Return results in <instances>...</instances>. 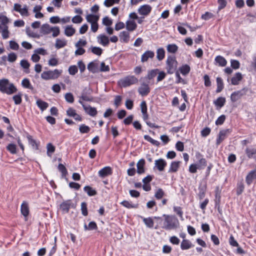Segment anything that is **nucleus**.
<instances>
[{
  "mask_svg": "<svg viewBox=\"0 0 256 256\" xmlns=\"http://www.w3.org/2000/svg\"><path fill=\"white\" fill-rule=\"evenodd\" d=\"M20 65L23 68L26 70V72H30L29 68L30 66V64L27 60H22L20 62Z\"/></svg>",
  "mask_w": 256,
  "mask_h": 256,
  "instance_id": "obj_48",
  "label": "nucleus"
},
{
  "mask_svg": "<svg viewBox=\"0 0 256 256\" xmlns=\"http://www.w3.org/2000/svg\"><path fill=\"white\" fill-rule=\"evenodd\" d=\"M76 32V30L72 25L67 26L65 28L64 34L67 36H72Z\"/></svg>",
  "mask_w": 256,
  "mask_h": 256,
  "instance_id": "obj_34",
  "label": "nucleus"
},
{
  "mask_svg": "<svg viewBox=\"0 0 256 256\" xmlns=\"http://www.w3.org/2000/svg\"><path fill=\"white\" fill-rule=\"evenodd\" d=\"M119 37L122 42L128 43L130 38V32L128 30L121 32L120 33Z\"/></svg>",
  "mask_w": 256,
  "mask_h": 256,
  "instance_id": "obj_18",
  "label": "nucleus"
},
{
  "mask_svg": "<svg viewBox=\"0 0 256 256\" xmlns=\"http://www.w3.org/2000/svg\"><path fill=\"white\" fill-rule=\"evenodd\" d=\"M90 49L92 52L98 56H100L102 52V50L100 47L91 46Z\"/></svg>",
  "mask_w": 256,
  "mask_h": 256,
  "instance_id": "obj_53",
  "label": "nucleus"
},
{
  "mask_svg": "<svg viewBox=\"0 0 256 256\" xmlns=\"http://www.w3.org/2000/svg\"><path fill=\"white\" fill-rule=\"evenodd\" d=\"M193 246L192 243L187 239H184L180 244V248L183 250H188Z\"/></svg>",
  "mask_w": 256,
  "mask_h": 256,
  "instance_id": "obj_25",
  "label": "nucleus"
},
{
  "mask_svg": "<svg viewBox=\"0 0 256 256\" xmlns=\"http://www.w3.org/2000/svg\"><path fill=\"white\" fill-rule=\"evenodd\" d=\"M20 212L24 216L25 221L28 220V216L30 214L28 204L26 201H24L20 206Z\"/></svg>",
  "mask_w": 256,
  "mask_h": 256,
  "instance_id": "obj_10",
  "label": "nucleus"
},
{
  "mask_svg": "<svg viewBox=\"0 0 256 256\" xmlns=\"http://www.w3.org/2000/svg\"><path fill=\"white\" fill-rule=\"evenodd\" d=\"M164 220L162 228L166 230H173L177 228L179 225L178 219L174 216L164 214Z\"/></svg>",
  "mask_w": 256,
  "mask_h": 256,
  "instance_id": "obj_2",
  "label": "nucleus"
},
{
  "mask_svg": "<svg viewBox=\"0 0 256 256\" xmlns=\"http://www.w3.org/2000/svg\"><path fill=\"white\" fill-rule=\"evenodd\" d=\"M155 55V53L152 50H146V51L141 56V62H146L148 59H152Z\"/></svg>",
  "mask_w": 256,
  "mask_h": 256,
  "instance_id": "obj_15",
  "label": "nucleus"
},
{
  "mask_svg": "<svg viewBox=\"0 0 256 256\" xmlns=\"http://www.w3.org/2000/svg\"><path fill=\"white\" fill-rule=\"evenodd\" d=\"M82 214L84 216H87L88 212L87 209V204L86 202H82L80 206Z\"/></svg>",
  "mask_w": 256,
  "mask_h": 256,
  "instance_id": "obj_55",
  "label": "nucleus"
},
{
  "mask_svg": "<svg viewBox=\"0 0 256 256\" xmlns=\"http://www.w3.org/2000/svg\"><path fill=\"white\" fill-rule=\"evenodd\" d=\"M51 32L52 27H50L48 24H44L40 28V32L44 34H48Z\"/></svg>",
  "mask_w": 256,
  "mask_h": 256,
  "instance_id": "obj_36",
  "label": "nucleus"
},
{
  "mask_svg": "<svg viewBox=\"0 0 256 256\" xmlns=\"http://www.w3.org/2000/svg\"><path fill=\"white\" fill-rule=\"evenodd\" d=\"M181 162L180 161H173L171 162L168 172L170 173L176 172L180 166Z\"/></svg>",
  "mask_w": 256,
  "mask_h": 256,
  "instance_id": "obj_23",
  "label": "nucleus"
},
{
  "mask_svg": "<svg viewBox=\"0 0 256 256\" xmlns=\"http://www.w3.org/2000/svg\"><path fill=\"white\" fill-rule=\"evenodd\" d=\"M58 64V60L54 58H51L48 62V64L50 66H55Z\"/></svg>",
  "mask_w": 256,
  "mask_h": 256,
  "instance_id": "obj_62",
  "label": "nucleus"
},
{
  "mask_svg": "<svg viewBox=\"0 0 256 256\" xmlns=\"http://www.w3.org/2000/svg\"><path fill=\"white\" fill-rule=\"evenodd\" d=\"M214 15L212 13L206 12L202 14L201 18L205 20H208L213 17Z\"/></svg>",
  "mask_w": 256,
  "mask_h": 256,
  "instance_id": "obj_64",
  "label": "nucleus"
},
{
  "mask_svg": "<svg viewBox=\"0 0 256 256\" xmlns=\"http://www.w3.org/2000/svg\"><path fill=\"white\" fill-rule=\"evenodd\" d=\"M26 138L28 140V144L32 146V148L35 150H38L39 143L37 142L35 140L33 139L32 136L28 133L26 134Z\"/></svg>",
  "mask_w": 256,
  "mask_h": 256,
  "instance_id": "obj_22",
  "label": "nucleus"
},
{
  "mask_svg": "<svg viewBox=\"0 0 256 256\" xmlns=\"http://www.w3.org/2000/svg\"><path fill=\"white\" fill-rule=\"evenodd\" d=\"M156 58L160 60H162L165 56V51L164 48H158L156 50Z\"/></svg>",
  "mask_w": 256,
  "mask_h": 256,
  "instance_id": "obj_38",
  "label": "nucleus"
},
{
  "mask_svg": "<svg viewBox=\"0 0 256 256\" xmlns=\"http://www.w3.org/2000/svg\"><path fill=\"white\" fill-rule=\"evenodd\" d=\"M164 190L162 188H160L156 192L154 197L158 200H160L164 196Z\"/></svg>",
  "mask_w": 256,
  "mask_h": 256,
  "instance_id": "obj_57",
  "label": "nucleus"
},
{
  "mask_svg": "<svg viewBox=\"0 0 256 256\" xmlns=\"http://www.w3.org/2000/svg\"><path fill=\"white\" fill-rule=\"evenodd\" d=\"M8 19L6 16L2 18L1 23L0 24V32H1L5 27H8Z\"/></svg>",
  "mask_w": 256,
  "mask_h": 256,
  "instance_id": "obj_51",
  "label": "nucleus"
},
{
  "mask_svg": "<svg viewBox=\"0 0 256 256\" xmlns=\"http://www.w3.org/2000/svg\"><path fill=\"white\" fill-rule=\"evenodd\" d=\"M58 170L62 173V177H66L68 174V170L65 166L62 164H60L58 166Z\"/></svg>",
  "mask_w": 256,
  "mask_h": 256,
  "instance_id": "obj_50",
  "label": "nucleus"
},
{
  "mask_svg": "<svg viewBox=\"0 0 256 256\" xmlns=\"http://www.w3.org/2000/svg\"><path fill=\"white\" fill-rule=\"evenodd\" d=\"M152 10V7L148 4H144L141 6L138 10L140 14L147 16Z\"/></svg>",
  "mask_w": 256,
  "mask_h": 256,
  "instance_id": "obj_13",
  "label": "nucleus"
},
{
  "mask_svg": "<svg viewBox=\"0 0 256 256\" xmlns=\"http://www.w3.org/2000/svg\"><path fill=\"white\" fill-rule=\"evenodd\" d=\"M67 44L66 40L64 39H56L55 46L56 48L59 49L65 46Z\"/></svg>",
  "mask_w": 256,
  "mask_h": 256,
  "instance_id": "obj_41",
  "label": "nucleus"
},
{
  "mask_svg": "<svg viewBox=\"0 0 256 256\" xmlns=\"http://www.w3.org/2000/svg\"><path fill=\"white\" fill-rule=\"evenodd\" d=\"M88 70L94 74L98 72V63L92 62L88 65Z\"/></svg>",
  "mask_w": 256,
  "mask_h": 256,
  "instance_id": "obj_30",
  "label": "nucleus"
},
{
  "mask_svg": "<svg viewBox=\"0 0 256 256\" xmlns=\"http://www.w3.org/2000/svg\"><path fill=\"white\" fill-rule=\"evenodd\" d=\"M36 104L41 111L45 110L48 107V104L41 99H38Z\"/></svg>",
  "mask_w": 256,
  "mask_h": 256,
  "instance_id": "obj_28",
  "label": "nucleus"
},
{
  "mask_svg": "<svg viewBox=\"0 0 256 256\" xmlns=\"http://www.w3.org/2000/svg\"><path fill=\"white\" fill-rule=\"evenodd\" d=\"M86 21L91 24L96 22L99 20V16L97 15L89 14L86 17Z\"/></svg>",
  "mask_w": 256,
  "mask_h": 256,
  "instance_id": "obj_33",
  "label": "nucleus"
},
{
  "mask_svg": "<svg viewBox=\"0 0 256 256\" xmlns=\"http://www.w3.org/2000/svg\"><path fill=\"white\" fill-rule=\"evenodd\" d=\"M12 99L14 100L15 104L18 105L20 104L22 101V94L20 93H18V94L14 96Z\"/></svg>",
  "mask_w": 256,
  "mask_h": 256,
  "instance_id": "obj_56",
  "label": "nucleus"
},
{
  "mask_svg": "<svg viewBox=\"0 0 256 256\" xmlns=\"http://www.w3.org/2000/svg\"><path fill=\"white\" fill-rule=\"evenodd\" d=\"M214 64L220 66H225L227 64V61L226 58L221 56H218L214 58Z\"/></svg>",
  "mask_w": 256,
  "mask_h": 256,
  "instance_id": "obj_20",
  "label": "nucleus"
},
{
  "mask_svg": "<svg viewBox=\"0 0 256 256\" xmlns=\"http://www.w3.org/2000/svg\"><path fill=\"white\" fill-rule=\"evenodd\" d=\"M20 4L16 3L14 4V10L16 12H18L22 16H28L29 13L28 8L26 5H24L22 8Z\"/></svg>",
  "mask_w": 256,
  "mask_h": 256,
  "instance_id": "obj_9",
  "label": "nucleus"
},
{
  "mask_svg": "<svg viewBox=\"0 0 256 256\" xmlns=\"http://www.w3.org/2000/svg\"><path fill=\"white\" fill-rule=\"evenodd\" d=\"M179 70L182 75L186 76L190 72V68L188 64H185L179 68Z\"/></svg>",
  "mask_w": 256,
  "mask_h": 256,
  "instance_id": "obj_39",
  "label": "nucleus"
},
{
  "mask_svg": "<svg viewBox=\"0 0 256 256\" xmlns=\"http://www.w3.org/2000/svg\"><path fill=\"white\" fill-rule=\"evenodd\" d=\"M145 160L144 159H140L136 164L137 172L138 174H142L144 172V166Z\"/></svg>",
  "mask_w": 256,
  "mask_h": 256,
  "instance_id": "obj_29",
  "label": "nucleus"
},
{
  "mask_svg": "<svg viewBox=\"0 0 256 256\" xmlns=\"http://www.w3.org/2000/svg\"><path fill=\"white\" fill-rule=\"evenodd\" d=\"M98 42L104 46H108L109 44L108 36L104 34H100L97 37Z\"/></svg>",
  "mask_w": 256,
  "mask_h": 256,
  "instance_id": "obj_19",
  "label": "nucleus"
},
{
  "mask_svg": "<svg viewBox=\"0 0 256 256\" xmlns=\"http://www.w3.org/2000/svg\"><path fill=\"white\" fill-rule=\"evenodd\" d=\"M120 204H122L124 207L128 208H136L138 207V204H133L131 202H130L128 200H123L120 203Z\"/></svg>",
  "mask_w": 256,
  "mask_h": 256,
  "instance_id": "obj_37",
  "label": "nucleus"
},
{
  "mask_svg": "<svg viewBox=\"0 0 256 256\" xmlns=\"http://www.w3.org/2000/svg\"><path fill=\"white\" fill-rule=\"evenodd\" d=\"M90 128L84 124H82L80 126L79 131L81 134H87L90 132Z\"/></svg>",
  "mask_w": 256,
  "mask_h": 256,
  "instance_id": "obj_52",
  "label": "nucleus"
},
{
  "mask_svg": "<svg viewBox=\"0 0 256 256\" xmlns=\"http://www.w3.org/2000/svg\"><path fill=\"white\" fill-rule=\"evenodd\" d=\"M83 108L86 112L92 116H95L98 114L96 108L92 107L90 106H86L85 105H83Z\"/></svg>",
  "mask_w": 256,
  "mask_h": 256,
  "instance_id": "obj_21",
  "label": "nucleus"
},
{
  "mask_svg": "<svg viewBox=\"0 0 256 256\" xmlns=\"http://www.w3.org/2000/svg\"><path fill=\"white\" fill-rule=\"evenodd\" d=\"M71 200H67L63 202L60 206V209L64 214L68 213L72 206Z\"/></svg>",
  "mask_w": 256,
  "mask_h": 256,
  "instance_id": "obj_16",
  "label": "nucleus"
},
{
  "mask_svg": "<svg viewBox=\"0 0 256 256\" xmlns=\"http://www.w3.org/2000/svg\"><path fill=\"white\" fill-rule=\"evenodd\" d=\"M196 158L197 160V163L195 164L198 166V170H202L206 166V160L204 158V156L198 152H196Z\"/></svg>",
  "mask_w": 256,
  "mask_h": 256,
  "instance_id": "obj_8",
  "label": "nucleus"
},
{
  "mask_svg": "<svg viewBox=\"0 0 256 256\" xmlns=\"http://www.w3.org/2000/svg\"><path fill=\"white\" fill-rule=\"evenodd\" d=\"M217 88L216 90V92L219 93L221 92L224 88V82L222 78L220 77H218L216 79Z\"/></svg>",
  "mask_w": 256,
  "mask_h": 256,
  "instance_id": "obj_35",
  "label": "nucleus"
},
{
  "mask_svg": "<svg viewBox=\"0 0 256 256\" xmlns=\"http://www.w3.org/2000/svg\"><path fill=\"white\" fill-rule=\"evenodd\" d=\"M62 70L55 69L43 72L41 74V78L44 80H56L60 77L62 74Z\"/></svg>",
  "mask_w": 256,
  "mask_h": 256,
  "instance_id": "obj_3",
  "label": "nucleus"
},
{
  "mask_svg": "<svg viewBox=\"0 0 256 256\" xmlns=\"http://www.w3.org/2000/svg\"><path fill=\"white\" fill-rule=\"evenodd\" d=\"M178 62L174 56H168L166 60V70L168 74H174L177 68Z\"/></svg>",
  "mask_w": 256,
  "mask_h": 256,
  "instance_id": "obj_4",
  "label": "nucleus"
},
{
  "mask_svg": "<svg viewBox=\"0 0 256 256\" xmlns=\"http://www.w3.org/2000/svg\"><path fill=\"white\" fill-rule=\"evenodd\" d=\"M230 129L223 130L219 132L218 136L216 138V144L219 145L228 136V134L230 132Z\"/></svg>",
  "mask_w": 256,
  "mask_h": 256,
  "instance_id": "obj_11",
  "label": "nucleus"
},
{
  "mask_svg": "<svg viewBox=\"0 0 256 256\" xmlns=\"http://www.w3.org/2000/svg\"><path fill=\"white\" fill-rule=\"evenodd\" d=\"M68 72L71 75H75L78 71V67L75 65L70 66L68 70Z\"/></svg>",
  "mask_w": 256,
  "mask_h": 256,
  "instance_id": "obj_59",
  "label": "nucleus"
},
{
  "mask_svg": "<svg viewBox=\"0 0 256 256\" xmlns=\"http://www.w3.org/2000/svg\"><path fill=\"white\" fill-rule=\"evenodd\" d=\"M126 28L128 31L133 32L137 28V24L133 20H128L126 22Z\"/></svg>",
  "mask_w": 256,
  "mask_h": 256,
  "instance_id": "obj_17",
  "label": "nucleus"
},
{
  "mask_svg": "<svg viewBox=\"0 0 256 256\" xmlns=\"http://www.w3.org/2000/svg\"><path fill=\"white\" fill-rule=\"evenodd\" d=\"M143 222L146 226L149 228H152L154 225V222L152 218L149 217L148 218H143Z\"/></svg>",
  "mask_w": 256,
  "mask_h": 256,
  "instance_id": "obj_45",
  "label": "nucleus"
},
{
  "mask_svg": "<svg viewBox=\"0 0 256 256\" xmlns=\"http://www.w3.org/2000/svg\"><path fill=\"white\" fill-rule=\"evenodd\" d=\"M64 98L68 103H73L74 102V97L71 92H67L64 95Z\"/></svg>",
  "mask_w": 256,
  "mask_h": 256,
  "instance_id": "obj_54",
  "label": "nucleus"
},
{
  "mask_svg": "<svg viewBox=\"0 0 256 256\" xmlns=\"http://www.w3.org/2000/svg\"><path fill=\"white\" fill-rule=\"evenodd\" d=\"M46 149L47 152L46 154L47 155L51 157L52 156V154L54 152L56 148L52 143H48L46 145Z\"/></svg>",
  "mask_w": 256,
  "mask_h": 256,
  "instance_id": "obj_42",
  "label": "nucleus"
},
{
  "mask_svg": "<svg viewBox=\"0 0 256 256\" xmlns=\"http://www.w3.org/2000/svg\"><path fill=\"white\" fill-rule=\"evenodd\" d=\"M206 184L204 186H199L198 190L199 192L198 194V196L200 200L203 199L205 196L206 190Z\"/></svg>",
  "mask_w": 256,
  "mask_h": 256,
  "instance_id": "obj_47",
  "label": "nucleus"
},
{
  "mask_svg": "<svg viewBox=\"0 0 256 256\" xmlns=\"http://www.w3.org/2000/svg\"><path fill=\"white\" fill-rule=\"evenodd\" d=\"M242 78V74L240 72H238L231 78V84L232 85H238Z\"/></svg>",
  "mask_w": 256,
  "mask_h": 256,
  "instance_id": "obj_27",
  "label": "nucleus"
},
{
  "mask_svg": "<svg viewBox=\"0 0 256 256\" xmlns=\"http://www.w3.org/2000/svg\"><path fill=\"white\" fill-rule=\"evenodd\" d=\"M6 148L7 150L12 154H16L17 152L16 146L14 144H9Z\"/></svg>",
  "mask_w": 256,
  "mask_h": 256,
  "instance_id": "obj_43",
  "label": "nucleus"
},
{
  "mask_svg": "<svg viewBox=\"0 0 256 256\" xmlns=\"http://www.w3.org/2000/svg\"><path fill=\"white\" fill-rule=\"evenodd\" d=\"M230 66L234 70L239 68L240 66V63L237 60H230Z\"/></svg>",
  "mask_w": 256,
  "mask_h": 256,
  "instance_id": "obj_61",
  "label": "nucleus"
},
{
  "mask_svg": "<svg viewBox=\"0 0 256 256\" xmlns=\"http://www.w3.org/2000/svg\"><path fill=\"white\" fill-rule=\"evenodd\" d=\"M84 190L89 196H92L97 194L96 190L89 186H85L84 188Z\"/></svg>",
  "mask_w": 256,
  "mask_h": 256,
  "instance_id": "obj_32",
  "label": "nucleus"
},
{
  "mask_svg": "<svg viewBox=\"0 0 256 256\" xmlns=\"http://www.w3.org/2000/svg\"><path fill=\"white\" fill-rule=\"evenodd\" d=\"M17 90L14 85L10 83L8 79L2 78L0 80V91L2 92L10 95L16 92Z\"/></svg>",
  "mask_w": 256,
  "mask_h": 256,
  "instance_id": "obj_1",
  "label": "nucleus"
},
{
  "mask_svg": "<svg viewBox=\"0 0 256 256\" xmlns=\"http://www.w3.org/2000/svg\"><path fill=\"white\" fill-rule=\"evenodd\" d=\"M226 98L224 97H218L214 101V104L216 106L220 108L225 104Z\"/></svg>",
  "mask_w": 256,
  "mask_h": 256,
  "instance_id": "obj_31",
  "label": "nucleus"
},
{
  "mask_svg": "<svg viewBox=\"0 0 256 256\" xmlns=\"http://www.w3.org/2000/svg\"><path fill=\"white\" fill-rule=\"evenodd\" d=\"M138 82V79L134 76H128L121 80L118 83L120 86L126 88Z\"/></svg>",
  "mask_w": 256,
  "mask_h": 256,
  "instance_id": "obj_5",
  "label": "nucleus"
},
{
  "mask_svg": "<svg viewBox=\"0 0 256 256\" xmlns=\"http://www.w3.org/2000/svg\"><path fill=\"white\" fill-rule=\"evenodd\" d=\"M83 20L82 18L79 15L75 16L72 19V21L74 24H80Z\"/></svg>",
  "mask_w": 256,
  "mask_h": 256,
  "instance_id": "obj_63",
  "label": "nucleus"
},
{
  "mask_svg": "<svg viewBox=\"0 0 256 256\" xmlns=\"http://www.w3.org/2000/svg\"><path fill=\"white\" fill-rule=\"evenodd\" d=\"M159 70L158 68L153 69L148 71L146 76L144 79L146 80H151L158 74Z\"/></svg>",
  "mask_w": 256,
  "mask_h": 256,
  "instance_id": "obj_24",
  "label": "nucleus"
},
{
  "mask_svg": "<svg viewBox=\"0 0 256 256\" xmlns=\"http://www.w3.org/2000/svg\"><path fill=\"white\" fill-rule=\"evenodd\" d=\"M244 185L242 184V182H239L237 184V188H236V194L237 195H240L242 194L244 190Z\"/></svg>",
  "mask_w": 256,
  "mask_h": 256,
  "instance_id": "obj_58",
  "label": "nucleus"
},
{
  "mask_svg": "<svg viewBox=\"0 0 256 256\" xmlns=\"http://www.w3.org/2000/svg\"><path fill=\"white\" fill-rule=\"evenodd\" d=\"M112 173V170L110 166H105L98 172V176L102 178L110 176Z\"/></svg>",
  "mask_w": 256,
  "mask_h": 256,
  "instance_id": "obj_12",
  "label": "nucleus"
},
{
  "mask_svg": "<svg viewBox=\"0 0 256 256\" xmlns=\"http://www.w3.org/2000/svg\"><path fill=\"white\" fill-rule=\"evenodd\" d=\"M10 48V49L14 50H17L19 48L18 44L14 40H10L9 42Z\"/></svg>",
  "mask_w": 256,
  "mask_h": 256,
  "instance_id": "obj_60",
  "label": "nucleus"
},
{
  "mask_svg": "<svg viewBox=\"0 0 256 256\" xmlns=\"http://www.w3.org/2000/svg\"><path fill=\"white\" fill-rule=\"evenodd\" d=\"M166 50L170 53L175 54L178 50V46L176 44H169L166 46Z\"/></svg>",
  "mask_w": 256,
  "mask_h": 256,
  "instance_id": "obj_44",
  "label": "nucleus"
},
{
  "mask_svg": "<svg viewBox=\"0 0 256 256\" xmlns=\"http://www.w3.org/2000/svg\"><path fill=\"white\" fill-rule=\"evenodd\" d=\"M145 140H147L148 142H150L152 144L158 146L160 144V143L158 141L155 140L153 138H152L150 136L148 135H144V136Z\"/></svg>",
  "mask_w": 256,
  "mask_h": 256,
  "instance_id": "obj_46",
  "label": "nucleus"
},
{
  "mask_svg": "<svg viewBox=\"0 0 256 256\" xmlns=\"http://www.w3.org/2000/svg\"><path fill=\"white\" fill-rule=\"evenodd\" d=\"M247 90L245 88L240 90L233 92L230 95V100L234 102L240 100L246 94Z\"/></svg>",
  "mask_w": 256,
  "mask_h": 256,
  "instance_id": "obj_7",
  "label": "nucleus"
},
{
  "mask_svg": "<svg viewBox=\"0 0 256 256\" xmlns=\"http://www.w3.org/2000/svg\"><path fill=\"white\" fill-rule=\"evenodd\" d=\"M256 178V170H254L250 171L247 175L246 181L248 184H250L252 180Z\"/></svg>",
  "mask_w": 256,
  "mask_h": 256,
  "instance_id": "obj_26",
  "label": "nucleus"
},
{
  "mask_svg": "<svg viewBox=\"0 0 256 256\" xmlns=\"http://www.w3.org/2000/svg\"><path fill=\"white\" fill-rule=\"evenodd\" d=\"M166 164V161L162 158L156 160L154 162V167L156 168L160 172L163 171Z\"/></svg>",
  "mask_w": 256,
  "mask_h": 256,
  "instance_id": "obj_14",
  "label": "nucleus"
},
{
  "mask_svg": "<svg viewBox=\"0 0 256 256\" xmlns=\"http://www.w3.org/2000/svg\"><path fill=\"white\" fill-rule=\"evenodd\" d=\"M246 153L249 158H254L256 154V150L253 148H246Z\"/></svg>",
  "mask_w": 256,
  "mask_h": 256,
  "instance_id": "obj_49",
  "label": "nucleus"
},
{
  "mask_svg": "<svg viewBox=\"0 0 256 256\" xmlns=\"http://www.w3.org/2000/svg\"><path fill=\"white\" fill-rule=\"evenodd\" d=\"M22 86L24 88H28L31 90H34V87L30 84V80L27 78H25L22 80Z\"/></svg>",
  "mask_w": 256,
  "mask_h": 256,
  "instance_id": "obj_40",
  "label": "nucleus"
},
{
  "mask_svg": "<svg viewBox=\"0 0 256 256\" xmlns=\"http://www.w3.org/2000/svg\"><path fill=\"white\" fill-rule=\"evenodd\" d=\"M150 82H142L138 88V92L142 96H146L150 92V88L149 86Z\"/></svg>",
  "mask_w": 256,
  "mask_h": 256,
  "instance_id": "obj_6",
  "label": "nucleus"
}]
</instances>
